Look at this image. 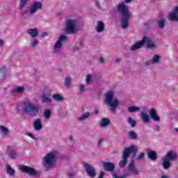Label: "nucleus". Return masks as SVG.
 Masks as SVG:
<instances>
[{"mask_svg": "<svg viewBox=\"0 0 178 178\" xmlns=\"http://www.w3.org/2000/svg\"><path fill=\"white\" fill-rule=\"evenodd\" d=\"M20 108H22V106L20 105L17 106L16 111H17L18 112H20Z\"/></svg>", "mask_w": 178, "mask_h": 178, "instance_id": "obj_49", "label": "nucleus"}, {"mask_svg": "<svg viewBox=\"0 0 178 178\" xmlns=\"http://www.w3.org/2000/svg\"><path fill=\"white\" fill-rule=\"evenodd\" d=\"M7 151L10 158L12 159H16V158H17V152H16V150L12 148V147H8Z\"/></svg>", "mask_w": 178, "mask_h": 178, "instance_id": "obj_19", "label": "nucleus"}, {"mask_svg": "<svg viewBox=\"0 0 178 178\" xmlns=\"http://www.w3.org/2000/svg\"><path fill=\"white\" fill-rule=\"evenodd\" d=\"M60 159H62V154H60Z\"/></svg>", "mask_w": 178, "mask_h": 178, "instance_id": "obj_56", "label": "nucleus"}, {"mask_svg": "<svg viewBox=\"0 0 178 178\" xmlns=\"http://www.w3.org/2000/svg\"><path fill=\"white\" fill-rule=\"evenodd\" d=\"M81 48V43H79L76 45V49H80Z\"/></svg>", "mask_w": 178, "mask_h": 178, "instance_id": "obj_51", "label": "nucleus"}, {"mask_svg": "<svg viewBox=\"0 0 178 178\" xmlns=\"http://www.w3.org/2000/svg\"><path fill=\"white\" fill-rule=\"evenodd\" d=\"M96 6H97V8H101V6L99 4V1H96Z\"/></svg>", "mask_w": 178, "mask_h": 178, "instance_id": "obj_50", "label": "nucleus"}, {"mask_svg": "<svg viewBox=\"0 0 178 178\" xmlns=\"http://www.w3.org/2000/svg\"><path fill=\"white\" fill-rule=\"evenodd\" d=\"M128 136H129V138H131V140L137 139V134H136V132H134L133 131H130L128 133Z\"/></svg>", "mask_w": 178, "mask_h": 178, "instance_id": "obj_35", "label": "nucleus"}, {"mask_svg": "<svg viewBox=\"0 0 178 178\" xmlns=\"http://www.w3.org/2000/svg\"><path fill=\"white\" fill-rule=\"evenodd\" d=\"M165 22H166V20H165V19H163V18L159 20V22H158L159 27L160 29H163V27H165Z\"/></svg>", "mask_w": 178, "mask_h": 178, "instance_id": "obj_37", "label": "nucleus"}, {"mask_svg": "<svg viewBox=\"0 0 178 178\" xmlns=\"http://www.w3.org/2000/svg\"><path fill=\"white\" fill-rule=\"evenodd\" d=\"M99 112L98 109L95 110V113H99Z\"/></svg>", "mask_w": 178, "mask_h": 178, "instance_id": "obj_54", "label": "nucleus"}, {"mask_svg": "<svg viewBox=\"0 0 178 178\" xmlns=\"http://www.w3.org/2000/svg\"><path fill=\"white\" fill-rule=\"evenodd\" d=\"M31 44L33 48H35V47H37V44H38V40H37L35 38H32L31 40Z\"/></svg>", "mask_w": 178, "mask_h": 178, "instance_id": "obj_38", "label": "nucleus"}, {"mask_svg": "<svg viewBox=\"0 0 178 178\" xmlns=\"http://www.w3.org/2000/svg\"><path fill=\"white\" fill-rule=\"evenodd\" d=\"M144 45V40L143 39L135 43L134 45L131 46V51H137V49H140V48H142L143 46Z\"/></svg>", "mask_w": 178, "mask_h": 178, "instance_id": "obj_20", "label": "nucleus"}, {"mask_svg": "<svg viewBox=\"0 0 178 178\" xmlns=\"http://www.w3.org/2000/svg\"><path fill=\"white\" fill-rule=\"evenodd\" d=\"M129 176V173H125L121 176L118 175V174H113V178H127Z\"/></svg>", "mask_w": 178, "mask_h": 178, "instance_id": "obj_40", "label": "nucleus"}, {"mask_svg": "<svg viewBox=\"0 0 178 178\" xmlns=\"http://www.w3.org/2000/svg\"><path fill=\"white\" fill-rule=\"evenodd\" d=\"M120 60H122V58H116L115 63H119V62H120Z\"/></svg>", "mask_w": 178, "mask_h": 178, "instance_id": "obj_52", "label": "nucleus"}, {"mask_svg": "<svg viewBox=\"0 0 178 178\" xmlns=\"http://www.w3.org/2000/svg\"><path fill=\"white\" fill-rule=\"evenodd\" d=\"M160 178H168V175H163Z\"/></svg>", "mask_w": 178, "mask_h": 178, "instance_id": "obj_53", "label": "nucleus"}, {"mask_svg": "<svg viewBox=\"0 0 178 178\" xmlns=\"http://www.w3.org/2000/svg\"><path fill=\"white\" fill-rule=\"evenodd\" d=\"M144 156H145V152H141L138 155L136 159H138V160L144 159Z\"/></svg>", "mask_w": 178, "mask_h": 178, "instance_id": "obj_44", "label": "nucleus"}, {"mask_svg": "<svg viewBox=\"0 0 178 178\" xmlns=\"http://www.w3.org/2000/svg\"><path fill=\"white\" fill-rule=\"evenodd\" d=\"M103 166H104V168L107 172H114L115 168H116V165H115V163L111 162H104Z\"/></svg>", "mask_w": 178, "mask_h": 178, "instance_id": "obj_16", "label": "nucleus"}, {"mask_svg": "<svg viewBox=\"0 0 178 178\" xmlns=\"http://www.w3.org/2000/svg\"><path fill=\"white\" fill-rule=\"evenodd\" d=\"M4 44H5V41L2 39H0V47H3Z\"/></svg>", "mask_w": 178, "mask_h": 178, "instance_id": "obj_47", "label": "nucleus"}, {"mask_svg": "<svg viewBox=\"0 0 178 178\" xmlns=\"http://www.w3.org/2000/svg\"><path fill=\"white\" fill-rule=\"evenodd\" d=\"M18 169L21 172H23L24 173H28V175H30L31 176H35L37 175V171H35L34 168H31L26 165H19Z\"/></svg>", "mask_w": 178, "mask_h": 178, "instance_id": "obj_10", "label": "nucleus"}, {"mask_svg": "<svg viewBox=\"0 0 178 178\" xmlns=\"http://www.w3.org/2000/svg\"><path fill=\"white\" fill-rule=\"evenodd\" d=\"M67 38L66 37V35H62L58 37V39L53 47V51L54 52H55V54H60V51L62 49V43L65 42V41H67Z\"/></svg>", "mask_w": 178, "mask_h": 178, "instance_id": "obj_9", "label": "nucleus"}, {"mask_svg": "<svg viewBox=\"0 0 178 178\" xmlns=\"http://www.w3.org/2000/svg\"><path fill=\"white\" fill-rule=\"evenodd\" d=\"M26 91V87L24 86H18L15 88L11 90L12 95H17V94H23Z\"/></svg>", "mask_w": 178, "mask_h": 178, "instance_id": "obj_17", "label": "nucleus"}, {"mask_svg": "<svg viewBox=\"0 0 178 178\" xmlns=\"http://www.w3.org/2000/svg\"><path fill=\"white\" fill-rule=\"evenodd\" d=\"M137 146L131 145L124 149L122 152V160L119 162V165L121 168H124L127 163V159L130 156V154H136L137 152Z\"/></svg>", "mask_w": 178, "mask_h": 178, "instance_id": "obj_7", "label": "nucleus"}, {"mask_svg": "<svg viewBox=\"0 0 178 178\" xmlns=\"http://www.w3.org/2000/svg\"><path fill=\"white\" fill-rule=\"evenodd\" d=\"M149 115L154 122H161V118H159L158 113H156V110L154 108H151L149 111Z\"/></svg>", "mask_w": 178, "mask_h": 178, "instance_id": "obj_14", "label": "nucleus"}, {"mask_svg": "<svg viewBox=\"0 0 178 178\" xmlns=\"http://www.w3.org/2000/svg\"><path fill=\"white\" fill-rule=\"evenodd\" d=\"M177 159V152L171 150L167 152L165 157L163 159L162 165L164 169L170 168V161H176Z\"/></svg>", "mask_w": 178, "mask_h": 178, "instance_id": "obj_8", "label": "nucleus"}, {"mask_svg": "<svg viewBox=\"0 0 178 178\" xmlns=\"http://www.w3.org/2000/svg\"><path fill=\"white\" fill-rule=\"evenodd\" d=\"M147 156L149 159H150L151 161H153V162H155V161H156V159L158 158L156 153L150 149L147 150Z\"/></svg>", "mask_w": 178, "mask_h": 178, "instance_id": "obj_22", "label": "nucleus"}, {"mask_svg": "<svg viewBox=\"0 0 178 178\" xmlns=\"http://www.w3.org/2000/svg\"><path fill=\"white\" fill-rule=\"evenodd\" d=\"M79 23L77 20L73 19H68L65 22V27L63 29V33L65 34H76L79 31L77 27Z\"/></svg>", "mask_w": 178, "mask_h": 178, "instance_id": "obj_5", "label": "nucleus"}, {"mask_svg": "<svg viewBox=\"0 0 178 178\" xmlns=\"http://www.w3.org/2000/svg\"><path fill=\"white\" fill-rule=\"evenodd\" d=\"M59 155V153L56 150H53L51 152L48 153L43 159V166L46 169H51L55 166L56 163V158Z\"/></svg>", "mask_w": 178, "mask_h": 178, "instance_id": "obj_3", "label": "nucleus"}, {"mask_svg": "<svg viewBox=\"0 0 178 178\" xmlns=\"http://www.w3.org/2000/svg\"><path fill=\"white\" fill-rule=\"evenodd\" d=\"M65 85L67 87V88H70V87L72 86V79H70V77H65Z\"/></svg>", "mask_w": 178, "mask_h": 178, "instance_id": "obj_34", "label": "nucleus"}, {"mask_svg": "<svg viewBox=\"0 0 178 178\" xmlns=\"http://www.w3.org/2000/svg\"><path fill=\"white\" fill-rule=\"evenodd\" d=\"M27 33L32 37V38H35L38 37V29L33 28L28 29Z\"/></svg>", "mask_w": 178, "mask_h": 178, "instance_id": "obj_23", "label": "nucleus"}, {"mask_svg": "<svg viewBox=\"0 0 178 178\" xmlns=\"http://www.w3.org/2000/svg\"><path fill=\"white\" fill-rule=\"evenodd\" d=\"M128 172H130V173H132V175H140V171L138 170V169H137V167H136V164H134V162L133 161H131L129 165Z\"/></svg>", "mask_w": 178, "mask_h": 178, "instance_id": "obj_15", "label": "nucleus"}, {"mask_svg": "<svg viewBox=\"0 0 178 178\" xmlns=\"http://www.w3.org/2000/svg\"><path fill=\"white\" fill-rule=\"evenodd\" d=\"M42 101L44 103H49L52 102V99L48 97L46 94H43L42 97Z\"/></svg>", "mask_w": 178, "mask_h": 178, "instance_id": "obj_33", "label": "nucleus"}, {"mask_svg": "<svg viewBox=\"0 0 178 178\" xmlns=\"http://www.w3.org/2000/svg\"><path fill=\"white\" fill-rule=\"evenodd\" d=\"M168 19L172 22H178V6L175 7L173 11L169 13Z\"/></svg>", "mask_w": 178, "mask_h": 178, "instance_id": "obj_13", "label": "nucleus"}, {"mask_svg": "<svg viewBox=\"0 0 178 178\" xmlns=\"http://www.w3.org/2000/svg\"><path fill=\"white\" fill-rule=\"evenodd\" d=\"M104 29H105V25L104 24V22L102 21H99L97 22V25L96 27V31L97 33H102V31H104Z\"/></svg>", "mask_w": 178, "mask_h": 178, "instance_id": "obj_24", "label": "nucleus"}, {"mask_svg": "<svg viewBox=\"0 0 178 178\" xmlns=\"http://www.w3.org/2000/svg\"><path fill=\"white\" fill-rule=\"evenodd\" d=\"M91 83H92V75L89 74L86 76V84L87 86H90V84H91Z\"/></svg>", "mask_w": 178, "mask_h": 178, "instance_id": "obj_32", "label": "nucleus"}, {"mask_svg": "<svg viewBox=\"0 0 178 178\" xmlns=\"http://www.w3.org/2000/svg\"><path fill=\"white\" fill-rule=\"evenodd\" d=\"M159 59H161V56L159 55H154L152 60V63H158V62H159Z\"/></svg>", "mask_w": 178, "mask_h": 178, "instance_id": "obj_39", "label": "nucleus"}, {"mask_svg": "<svg viewBox=\"0 0 178 178\" xmlns=\"http://www.w3.org/2000/svg\"><path fill=\"white\" fill-rule=\"evenodd\" d=\"M29 0H20L19 1V9H23L25 6H27Z\"/></svg>", "mask_w": 178, "mask_h": 178, "instance_id": "obj_36", "label": "nucleus"}, {"mask_svg": "<svg viewBox=\"0 0 178 178\" xmlns=\"http://www.w3.org/2000/svg\"><path fill=\"white\" fill-rule=\"evenodd\" d=\"M70 140H72V136H70Z\"/></svg>", "mask_w": 178, "mask_h": 178, "instance_id": "obj_57", "label": "nucleus"}, {"mask_svg": "<svg viewBox=\"0 0 178 178\" xmlns=\"http://www.w3.org/2000/svg\"><path fill=\"white\" fill-rule=\"evenodd\" d=\"M91 114L90 113H85L78 118L79 122H84V120L88 119Z\"/></svg>", "mask_w": 178, "mask_h": 178, "instance_id": "obj_27", "label": "nucleus"}, {"mask_svg": "<svg viewBox=\"0 0 178 178\" xmlns=\"http://www.w3.org/2000/svg\"><path fill=\"white\" fill-rule=\"evenodd\" d=\"M85 170L87 175H88L90 177H95V175H97V172H95V168H94L92 165L88 164L85 165Z\"/></svg>", "mask_w": 178, "mask_h": 178, "instance_id": "obj_12", "label": "nucleus"}, {"mask_svg": "<svg viewBox=\"0 0 178 178\" xmlns=\"http://www.w3.org/2000/svg\"><path fill=\"white\" fill-rule=\"evenodd\" d=\"M115 92L113 90H108L104 94V104L111 107V111L112 113L115 112V110L118 106H119V99L115 97Z\"/></svg>", "mask_w": 178, "mask_h": 178, "instance_id": "obj_2", "label": "nucleus"}, {"mask_svg": "<svg viewBox=\"0 0 178 178\" xmlns=\"http://www.w3.org/2000/svg\"><path fill=\"white\" fill-rule=\"evenodd\" d=\"M111 124V120L108 118H103L100 122L101 127H106Z\"/></svg>", "mask_w": 178, "mask_h": 178, "instance_id": "obj_25", "label": "nucleus"}, {"mask_svg": "<svg viewBox=\"0 0 178 178\" xmlns=\"http://www.w3.org/2000/svg\"><path fill=\"white\" fill-rule=\"evenodd\" d=\"M26 136H28V137H30V138H32V140H35V141H37L38 140L37 137H35V136H34V134H33V133L31 132H27Z\"/></svg>", "mask_w": 178, "mask_h": 178, "instance_id": "obj_42", "label": "nucleus"}, {"mask_svg": "<svg viewBox=\"0 0 178 178\" xmlns=\"http://www.w3.org/2000/svg\"><path fill=\"white\" fill-rule=\"evenodd\" d=\"M1 134L3 137H6L9 134V129L5 126H0Z\"/></svg>", "mask_w": 178, "mask_h": 178, "instance_id": "obj_26", "label": "nucleus"}, {"mask_svg": "<svg viewBox=\"0 0 178 178\" xmlns=\"http://www.w3.org/2000/svg\"><path fill=\"white\" fill-rule=\"evenodd\" d=\"M6 170L10 176H15L16 171L9 165H6Z\"/></svg>", "mask_w": 178, "mask_h": 178, "instance_id": "obj_28", "label": "nucleus"}, {"mask_svg": "<svg viewBox=\"0 0 178 178\" xmlns=\"http://www.w3.org/2000/svg\"><path fill=\"white\" fill-rule=\"evenodd\" d=\"M42 9V3L41 1H35L32 5L30 6L29 10L23 11L21 15L22 17H30L31 15H35L38 10H41Z\"/></svg>", "mask_w": 178, "mask_h": 178, "instance_id": "obj_6", "label": "nucleus"}, {"mask_svg": "<svg viewBox=\"0 0 178 178\" xmlns=\"http://www.w3.org/2000/svg\"><path fill=\"white\" fill-rule=\"evenodd\" d=\"M79 91L80 92H84V91H86V86L83 85V84H80L79 86Z\"/></svg>", "mask_w": 178, "mask_h": 178, "instance_id": "obj_43", "label": "nucleus"}, {"mask_svg": "<svg viewBox=\"0 0 178 178\" xmlns=\"http://www.w3.org/2000/svg\"><path fill=\"white\" fill-rule=\"evenodd\" d=\"M24 112L27 113V115H31V116H37L40 112V106L34 104L30 100H26L24 102Z\"/></svg>", "mask_w": 178, "mask_h": 178, "instance_id": "obj_4", "label": "nucleus"}, {"mask_svg": "<svg viewBox=\"0 0 178 178\" xmlns=\"http://www.w3.org/2000/svg\"><path fill=\"white\" fill-rule=\"evenodd\" d=\"M175 131L177 132L178 131V128H175Z\"/></svg>", "mask_w": 178, "mask_h": 178, "instance_id": "obj_55", "label": "nucleus"}, {"mask_svg": "<svg viewBox=\"0 0 178 178\" xmlns=\"http://www.w3.org/2000/svg\"><path fill=\"white\" fill-rule=\"evenodd\" d=\"M140 111V107L138 106H129L128 108V112L129 113H134V112H138Z\"/></svg>", "mask_w": 178, "mask_h": 178, "instance_id": "obj_31", "label": "nucleus"}, {"mask_svg": "<svg viewBox=\"0 0 178 178\" xmlns=\"http://www.w3.org/2000/svg\"><path fill=\"white\" fill-rule=\"evenodd\" d=\"M104 143H105V139H104V138H101V139L99 140L98 145L99 146V145L104 144Z\"/></svg>", "mask_w": 178, "mask_h": 178, "instance_id": "obj_45", "label": "nucleus"}, {"mask_svg": "<svg viewBox=\"0 0 178 178\" xmlns=\"http://www.w3.org/2000/svg\"><path fill=\"white\" fill-rule=\"evenodd\" d=\"M142 40L143 41V45H146L147 48H149V49H154L156 47L154 40H152L149 37L145 36Z\"/></svg>", "mask_w": 178, "mask_h": 178, "instance_id": "obj_11", "label": "nucleus"}, {"mask_svg": "<svg viewBox=\"0 0 178 178\" xmlns=\"http://www.w3.org/2000/svg\"><path fill=\"white\" fill-rule=\"evenodd\" d=\"M51 113H52V111H51V109L44 110V117L45 118V119H47V120H49V119H51Z\"/></svg>", "mask_w": 178, "mask_h": 178, "instance_id": "obj_30", "label": "nucleus"}, {"mask_svg": "<svg viewBox=\"0 0 178 178\" xmlns=\"http://www.w3.org/2000/svg\"><path fill=\"white\" fill-rule=\"evenodd\" d=\"M52 98L55 101H57V102H61V101H63V96H62V95L54 94L53 95Z\"/></svg>", "mask_w": 178, "mask_h": 178, "instance_id": "obj_29", "label": "nucleus"}, {"mask_svg": "<svg viewBox=\"0 0 178 178\" xmlns=\"http://www.w3.org/2000/svg\"><path fill=\"white\" fill-rule=\"evenodd\" d=\"M128 123L132 127H134L136 126V120H133L131 118H128Z\"/></svg>", "mask_w": 178, "mask_h": 178, "instance_id": "obj_41", "label": "nucleus"}, {"mask_svg": "<svg viewBox=\"0 0 178 178\" xmlns=\"http://www.w3.org/2000/svg\"><path fill=\"white\" fill-rule=\"evenodd\" d=\"M33 127L36 131H40L42 129V122L41 120L36 119L33 122Z\"/></svg>", "mask_w": 178, "mask_h": 178, "instance_id": "obj_18", "label": "nucleus"}, {"mask_svg": "<svg viewBox=\"0 0 178 178\" xmlns=\"http://www.w3.org/2000/svg\"><path fill=\"white\" fill-rule=\"evenodd\" d=\"M99 62H100V63H105V59H104L102 57H100L99 58Z\"/></svg>", "mask_w": 178, "mask_h": 178, "instance_id": "obj_46", "label": "nucleus"}, {"mask_svg": "<svg viewBox=\"0 0 178 178\" xmlns=\"http://www.w3.org/2000/svg\"><path fill=\"white\" fill-rule=\"evenodd\" d=\"M140 118L144 123H149L151 119H149V115L147 113V111H142L140 113Z\"/></svg>", "mask_w": 178, "mask_h": 178, "instance_id": "obj_21", "label": "nucleus"}, {"mask_svg": "<svg viewBox=\"0 0 178 178\" xmlns=\"http://www.w3.org/2000/svg\"><path fill=\"white\" fill-rule=\"evenodd\" d=\"M41 35H42V37H47V35H48V33L42 32Z\"/></svg>", "mask_w": 178, "mask_h": 178, "instance_id": "obj_48", "label": "nucleus"}, {"mask_svg": "<svg viewBox=\"0 0 178 178\" xmlns=\"http://www.w3.org/2000/svg\"><path fill=\"white\" fill-rule=\"evenodd\" d=\"M124 2H122L118 6V10L122 15L121 19V27L122 29H127L129 27V20L131 17V14L129 10V8L127 6L126 3H130L133 0H124Z\"/></svg>", "mask_w": 178, "mask_h": 178, "instance_id": "obj_1", "label": "nucleus"}]
</instances>
